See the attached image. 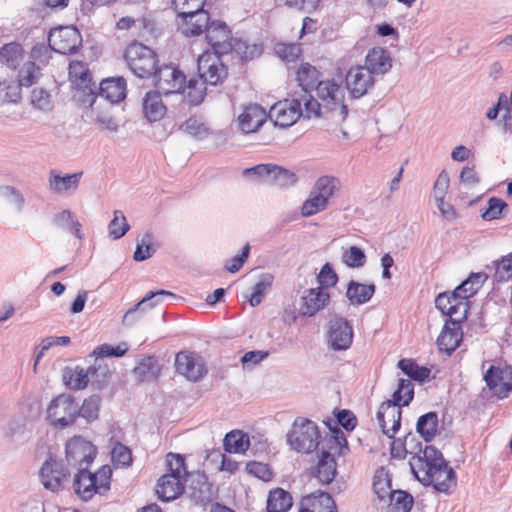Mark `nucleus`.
<instances>
[{"instance_id":"f257e3e1","label":"nucleus","mask_w":512,"mask_h":512,"mask_svg":"<svg viewBox=\"0 0 512 512\" xmlns=\"http://www.w3.org/2000/svg\"><path fill=\"white\" fill-rule=\"evenodd\" d=\"M409 464L414 476L425 486L432 485L437 491L446 493L456 485L453 469L433 446H426L422 456L412 457Z\"/></svg>"},{"instance_id":"f03ea898","label":"nucleus","mask_w":512,"mask_h":512,"mask_svg":"<svg viewBox=\"0 0 512 512\" xmlns=\"http://www.w3.org/2000/svg\"><path fill=\"white\" fill-rule=\"evenodd\" d=\"M319 71L309 63L301 64L297 70V81L301 87V92H310L316 89L317 95L322 101L327 102L325 107H330L333 114L338 118L345 120L348 115V108L344 104V90L334 80H319Z\"/></svg>"},{"instance_id":"7ed1b4c3","label":"nucleus","mask_w":512,"mask_h":512,"mask_svg":"<svg viewBox=\"0 0 512 512\" xmlns=\"http://www.w3.org/2000/svg\"><path fill=\"white\" fill-rule=\"evenodd\" d=\"M167 465L170 473L163 475L157 484V494L163 501L176 499L185 490L184 479L187 476L184 457L169 453Z\"/></svg>"},{"instance_id":"20e7f679","label":"nucleus","mask_w":512,"mask_h":512,"mask_svg":"<svg viewBox=\"0 0 512 512\" xmlns=\"http://www.w3.org/2000/svg\"><path fill=\"white\" fill-rule=\"evenodd\" d=\"M347 448V440L340 430L326 436L321 443L320 459L317 466V477L325 484L330 483L336 475L335 454H340L343 448Z\"/></svg>"},{"instance_id":"39448f33","label":"nucleus","mask_w":512,"mask_h":512,"mask_svg":"<svg viewBox=\"0 0 512 512\" xmlns=\"http://www.w3.org/2000/svg\"><path fill=\"white\" fill-rule=\"evenodd\" d=\"M319 437L318 427L313 421L298 417L287 435V441L293 450L309 453L321 445Z\"/></svg>"},{"instance_id":"423d86ee","label":"nucleus","mask_w":512,"mask_h":512,"mask_svg":"<svg viewBox=\"0 0 512 512\" xmlns=\"http://www.w3.org/2000/svg\"><path fill=\"white\" fill-rule=\"evenodd\" d=\"M124 58L129 69L139 78L152 76L157 65L155 52L138 42L127 46Z\"/></svg>"},{"instance_id":"0eeeda50","label":"nucleus","mask_w":512,"mask_h":512,"mask_svg":"<svg viewBox=\"0 0 512 512\" xmlns=\"http://www.w3.org/2000/svg\"><path fill=\"white\" fill-rule=\"evenodd\" d=\"M110 371L107 366H91L88 369L82 367H66L63 371L65 385L72 390L84 389L89 382L100 387L106 382Z\"/></svg>"},{"instance_id":"6e6552de","label":"nucleus","mask_w":512,"mask_h":512,"mask_svg":"<svg viewBox=\"0 0 512 512\" xmlns=\"http://www.w3.org/2000/svg\"><path fill=\"white\" fill-rule=\"evenodd\" d=\"M77 402L70 394H60L53 398L47 407V418L51 425L61 429L75 423Z\"/></svg>"},{"instance_id":"1a4fd4ad","label":"nucleus","mask_w":512,"mask_h":512,"mask_svg":"<svg viewBox=\"0 0 512 512\" xmlns=\"http://www.w3.org/2000/svg\"><path fill=\"white\" fill-rule=\"evenodd\" d=\"M220 56L207 51L198 58L199 77L212 86L222 83L228 74L227 67Z\"/></svg>"},{"instance_id":"9d476101","label":"nucleus","mask_w":512,"mask_h":512,"mask_svg":"<svg viewBox=\"0 0 512 512\" xmlns=\"http://www.w3.org/2000/svg\"><path fill=\"white\" fill-rule=\"evenodd\" d=\"M96 454V447L81 436H74L66 443V461L71 466L86 468Z\"/></svg>"},{"instance_id":"9b49d317","label":"nucleus","mask_w":512,"mask_h":512,"mask_svg":"<svg viewBox=\"0 0 512 512\" xmlns=\"http://www.w3.org/2000/svg\"><path fill=\"white\" fill-rule=\"evenodd\" d=\"M483 379L493 395L500 399L507 398L512 392V366L491 365Z\"/></svg>"},{"instance_id":"f8f14e48","label":"nucleus","mask_w":512,"mask_h":512,"mask_svg":"<svg viewBox=\"0 0 512 512\" xmlns=\"http://www.w3.org/2000/svg\"><path fill=\"white\" fill-rule=\"evenodd\" d=\"M49 46L60 54L75 53L82 44V37L77 28L66 26L54 29L50 32Z\"/></svg>"},{"instance_id":"ddd939ff","label":"nucleus","mask_w":512,"mask_h":512,"mask_svg":"<svg viewBox=\"0 0 512 512\" xmlns=\"http://www.w3.org/2000/svg\"><path fill=\"white\" fill-rule=\"evenodd\" d=\"M158 91L165 94L181 93L185 88L186 76L182 71L171 65L155 68L152 74Z\"/></svg>"},{"instance_id":"4468645a","label":"nucleus","mask_w":512,"mask_h":512,"mask_svg":"<svg viewBox=\"0 0 512 512\" xmlns=\"http://www.w3.org/2000/svg\"><path fill=\"white\" fill-rule=\"evenodd\" d=\"M303 115L300 102L295 98L285 99L274 104L268 113V117L275 126L287 128L292 126Z\"/></svg>"},{"instance_id":"2eb2a0df","label":"nucleus","mask_w":512,"mask_h":512,"mask_svg":"<svg viewBox=\"0 0 512 512\" xmlns=\"http://www.w3.org/2000/svg\"><path fill=\"white\" fill-rule=\"evenodd\" d=\"M245 175H256L278 186H291L297 182L294 172L274 164H259L244 170Z\"/></svg>"},{"instance_id":"dca6fc26","label":"nucleus","mask_w":512,"mask_h":512,"mask_svg":"<svg viewBox=\"0 0 512 512\" xmlns=\"http://www.w3.org/2000/svg\"><path fill=\"white\" fill-rule=\"evenodd\" d=\"M353 341V328L343 317L335 316L328 324V343L335 351L347 350Z\"/></svg>"},{"instance_id":"f3484780","label":"nucleus","mask_w":512,"mask_h":512,"mask_svg":"<svg viewBox=\"0 0 512 512\" xmlns=\"http://www.w3.org/2000/svg\"><path fill=\"white\" fill-rule=\"evenodd\" d=\"M69 78L79 90L87 95V99H82L79 96V100L93 106L97 98L95 94L96 84L91 81L86 64L81 61H72L69 65Z\"/></svg>"},{"instance_id":"a211bd4d","label":"nucleus","mask_w":512,"mask_h":512,"mask_svg":"<svg viewBox=\"0 0 512 512\" xmlns=\"http://www.w3.org/2000/svg\"><path fill=\"white\" fill-rule=\"evenodd\" d=\"M208 44L217 55H224L232 51L234 39L229 27L222 21H212L205 33Z\"/></svg>"},{"instance_id":"6ab92c4d","label":"nucleus","mask_w":512,"mask_h":512,"mask_svg":"<svg viewBox=\"0 0 512 512\" xmlns=\"http://www.w3.org/2000/svg\"><path fill=\"white\" fill-rule=\"evenodd\" d=\"M175 367L179 374L193 382L201 380L207 374L203 359L191 352H179L175 358Z\"/></svg>"},{"instance_id":"aec40b11","label":"nucleus","mask_w":512,"mask_h":512,"mask_svg":"<svg viewBox=\"0 0 512 512\" xmlns=\"http://www.w3.org/2000/svg\"><path fill=\"white\" fill-rule=\"evenodd\" d=\"M374 75L362 65L351 67L346 74V87L353 98H360L373 88Z\"/></svg>"},{"instance_id":"412c9836","label":"nucleus","mask_w":512,"mask_h":512,"mask_svg":"<svg viewBox=\"0 0 512 512\" xmlns=\"http://www.w3.org/2000/svg\"><path fill=\"white\" fill-rule=\"evenodd\" d=\"M401 407L394 401L383 402L377 412V420L383 434L393 438L401 426Z\"/></svg>"},{"instance_id":"4be33fe9","label":"nucleus","mask_w":512,"mask_h":512,"mask_svg":"<svg viewBox=\"0 0 512 512\" xmlns=\"http://www.w3.org/2000/svg\"><path fill=\"white\" fill-rule=\"evenodd\" d=\"M69 475V471L63 463L55 459H48L40 469V480L43 486L52 492H57L62 488V482Z\"/></svg>"},{"instance_id":"5701e85b","label":"nucleus","mask_w":512,"mask_h":512,"mask_svg":"<svg viewBox=\"0 0 512 512\" xmlns=\"http://www.w3.org/2000/svg\"><path fill=\"white\" fill-rule=\"evenodd\" d=\"M181 19L179 24L180 32L186 37L199 36L206 33L210 23V16L203 8L187 14H178Z\"/></svg>"},{"instance_id":"b1692460","label":"nucleus","mask_w":512,"mask_h":512,"mask_svg":"<svg viewBox=\"0 0 512 512\" xmlns=\"http://www.w3.org/2000/svg\"><path fill=\"white\" fill-rule=\"evenodd\" d=\"M435 305L444 315L450 319L464 320L468 313V302L461 300L454 290L451 293H441L435 299Z\"/></svg>"},{"instance_id":"393cba45","label":"nucleus","mask_w":512,"mask_h":512,"mask_svg":"<svg viewBox=\"0 0 512 512\" xmlns=\"http://www.w3.org/2000/svg\"><path fill=\"white\" fill-rule=\"evenodd\" d=\"M461 321L459 319H449L446 321L437 339V344L441 351L451 354L460 345L463 336L460 326Z\"/></svg>"},{"instance_id":"a878e982","label":"nucleus","mask_w":512,"mask_h":512,"mask_svg":"<svg viewBox=\"0 0 512 512\" xmlns=\"http://www.w3.org/2000/svg\"><path fill=\"white\" fill-rule=\"evenodd\" d=\"M363 66L374 76L384 75L392 68L390 53L382 47H374L367 53Z\"/></svg>"},{"instance_id":"bb28decb","label":"nucleus","mask_w":512,"mask_h":512,"mask_svg":"<svg viewBox=\"0 0 512 512\" xmlns=\"http://www.w3.org/2000/svg\"><path fill=\"white\" fill-rule=\"evenodd\" d=\"M268 114L266 110L257 104L245 107L244 111L239 115V127L244 133L255 132L266 121Z\"/></svg>"},{"instance_id":"cd10ccee","label":"nucleus","mask_w":512,"mask_h":512,"mask_svg":"<svg viewBox=\"0 0 512 512\" xmlns=\"http://www.w3.org/2000/svg\"><path fill=\"white\" fill-rule=\"evenodd\" d=\"M187 484V488L190 491L192 498L197 501H208L211 496V484L208 482L207 477L204 473H188L184 479V485Z\"/></svg>"},{"instance_id":"c85d7f7f","label":"nucleus","mask_w":512,"mask_h":512,"mask_svg":"<svg viewBox=\"0 0 512 512\" xmlns=\"http://www.w3.org/2000/svg\"><path fill=\"white\" fill-rule=\"evenodd\" d=\"M329 300V293L322 288H313L306 291L302 297V313L313 316L320 309L324 308Z\"/></svg>"},{"instance_id":"c756f323","label":"nucleus","mask_w":512,"mask_h":512,"mask_svg":"<svg viewBox=\"0 0 512 512\" xmlns=\"http://www.w3.org/2000/svg\"><path fill=\"white\" fill-rule=\"evenodd\" d=\"M99 96L110 103H118L126 97V82L123 78L103 80L99 85Z\"/></svg>"},{"instance_id":"7c9ffc66","label":"nucleus","mask_w":512,"mask_h":512,"mask_svg":"<svg viewBox=\"0 0 512 512\" xmlns=\"http://www.w3.org/2000/svg\"><path fill=\"white\" fill-rule=\"evenodd\" d=\"M296 99L300 102V108H302V106H304V109H302L303 110L302 116H304L306 118L320 117L323 114L322 109H325L326 110L325 113L331 114L330 118L332 120L342 121L341 119L338 118L337 114H333L330 111L331 105H329L328 108L325 107V105L327 104V102H325V101H323L324 104H320L317 100H315L312 97L310 92H301V94L298 97H296Z\"/></svg>"},{"instance_id":"2f4dec72","label":"nucleus","mask_w":512,"mask_h":512,"mask_svg":"<svg viewBox=\"0 0 512 512\" xmlns=\"http://www.w3.org/2000/svg\"><path fill=\"white\" fill-rule=\"evenodd\" d=\"M82 173L68 174L61 176L56 170H51L48 187L54 193H63L69 190H76Z\"/></svg>"},{"instance_id":"473e14b6","label":"nucleus","mask_w":512,"mask_h":512,"mask_svg":"<svg viewBox=\"0 0 512 512\" xmlns=\"http://www.w3.org/2000/svg\"><path fill=\"white\" fill-rule=\"evenodd\" d=\"M25 51L20 43L10 42L0 48V63L12 70H16L22 63Z\"/></svg>"},{"instance_id":"72a5a7b5","label":"nucleus","mask_w":512,"mask_h":512,"mask_svg":"<svg viewBox=\"0 0 512 512\" xmlns=\"http://www.w3.org/2000/svg\"><path fill=\"white\" fill-rule=\"evenodd\" d=\"M376 287L374 284H362L351 280L348 283L346 297L353 305L367 303L374 295Z\"/></svg>"},{"instance_id":"f704fd0d","label":"nucleus","mask_w":512,"mask_h":512,"mask_svg":"<svg viewBox=\"0 0 512 512\" xmlns=\"http://www.w3.org/2000/svg\"><path fill=\"white\" fill-rule=\"evenodd\" d=\"M169 296L176 297V295L170 291L159 290L156 292L150 291L146 294V296L139 301L133 308L129 309L123 316L122 323L124 325H131L135 322L138 317L137 314L145 310L146 307H153L154 304H147L148 301L157 298L156 302L160 300V297Z\"/></svg>"},{"instance_id":"c9c22d12","label":"nucleus","mask_w":512,"mask_h":512,"mask_svg":"<svg viewBox=\"0 0 512 512\" xmlns=\"http://www.w3.org/2000/svg\"><path fill=\"white\" fill-rule=\"evenodd\" d=\"M74 489L83 500H89L94 493H97L93 474L88 472L86 468H79L74 479Z\"/></svg>"},{"instance_id":"e433bc0d","label":"nucleus","mask_w":512,"mask_h":512,"mask_svg":"<svg viewBox=\"0 0 512 512\" xmlns=\"http://www.w3.org/2000/svg\"><path fill=\"white\" fill-rule=\"evenodd\" d=\"M143 111L146 118L153 122L160 120L166 113L159 91L148 92L143 100Z\"/></svg>"},{"instance_id":"4c0bfd02","label":"nucleus","mask_w":512,"mask_h":512,"mask_svg":"<svg viewBox=\"0 0 512 512\" xmlns=\"http://www.w3.org/2000/svg\"><path fill=\"white\" fill-rule=\"evenodd\" d=\"M488 278L484 272L472 273L465 281L455 288L456 295L461 297V300L467 302L468 298L472 297L482 287L483 283Z\"/></svg>"},{"instance_id":"58836bf2","label":"nucleus","mask_w":512,"mask_h":512,"mask_svg":"<svg viewBox=\"0 0 512 512\" xmlns=\"http://www.w3.org/2000/svg\"><path fill=\"white\" fill-rule=\"evenodd\" d=\"M160 372L158 361L153 356H147L140 360L134 368V376L141 382H149L155 380Z\"/></svg>"},{"instance_id":"ea45409f","label":"nucleus","mask_w":512,"mask_h":512,"mask_svg":"<svg viewBox=\"0 0 512 512\" xmlns=\"http://www.w3.org/2000/svg\"><path fill=\"white\" fill-rule=\"evenodd\" d=\"M52 222L56 227L72 232L79 240L83 239L81 224L72 211L66 209L57 213Z\"/></svg>"},{"instance_id":"a19ab883","label":"nucleus","mask_w":512,"mask_h":512,"mask_svg":"<svg viewBox=\"0 0 512 512\" xmlns=\"http://www.w3.org/2000/svg\"><path fill=\"white\" fill-rule=\"evenodd\" d=\"M292 506V496L282 488L271 490L267 498V512H286Z\"/></svg>"},{"instance_id":"79ce46f5","label":"nucleus","mask_w":512,"mask_h":512,"mask_svg":"<svg viewBox=\"0 0 512 512\" xmlns=\"http://www.w3.org/2000/svg\"><path fill=\"white\" fill-rule=\"evenodd\" d=\"M438 430V415L436 412H428L419 417L416 431L425 441H431Z\"/></svg>"},{"instance_id":"37998d69","label":"nucleus","mask_w":512,"mask_h":512,"mask_svg":"<svg viewBox=\"0 0 512 512\" xmlns=\"http://www.w3.org/2000/svg\"><path fill=\"white\" fill-rule=\"evenodd\" d=\"M340 189V181L334 176H321L315 183L312 191L319 197L326 200L329 204V199Z\"/></svg>"},{"instance_id":"c03bdc74","label":"nucleus","mask_w":512,"mask_h":512,"mask_svg":"<svg viewBox=\"0 0 512 512\" xmlns=\"http://www.w3.org/2000/svg\"><path fill=\"white\" fill-rule=\"evenodd\" d=\"M101 398L98 395H92L86 398L82 405L77 403V418L82 417L88 423L95 421L99 416Z\"/></svg>"},{"instance_id":"a18cd8bd","label":"nucleus","mask_w":512,"mask_h":512,"mask_svg":"<svg viewBox=\"0 0 512 512\" xmlns=\"http://www.w3.org/2000/svg\"><path fill=\"white\" fill-rule=\"evenodd\" d=\"M249 438L241 431H231L224 438V447L230 453H243L249 447Z\"/></svg>"},{"instance_id":"49530a36","label":"nucleus","mask_w":512,"mask_h":512,"mask_svg":"<svg viewBox=\"0 0 512 512\" xmlns=\"http://www.w3.org/2000/svg\"><path fill=\"white\" fill-rule=\"evenodd\" d=\"M397 366L404 374L413 380L424 382L430 377V369L420 367L410 359H401Z\"/></svg>"},{"instance_id":"de8ad7c7","label":"nucleus","mask_w":512,"mask_h":512,"mask_svg":"<svg viewBox=\"0 0 512 512\" xmlns=\"http://www.w3.org/2000/svg\"><path fill=\"white\" fill-rule=\"evenodd\" d=\"M237 54L242 60H251L258 57L262 53V46L259 44H250L246 40L237 39L232 43V51Z\"/></svg>"},{"instance_id":"09e8293b","label":"nucleus","mask_w":512,"mask_h":512,"mask_svg":"<svg viewBox=\"0 0 512 512\" xmlns=\"http://www.w3.org/2000/svg\"><path fill=\"white\" fill-rule=\"evenodd\" d=\"M390 511L391 512H410L413 506V497L402 490L390 492Z\"/></svg>"},{"instance_id":"8fccbe9b","label":"nucleus","mask_w":512,"mask_h":512,"mask_svg":"<svg viewBox=\"0 0 512 512\" xmlns=\"http://www.w3.org/2000/svg\"><path fill=\"white\" fill-rule=\"evenodd\" d=\"M414 397V386L410 379H399L397 390L393 393L392 399L398 406L408 405Z\"/></svg>"},{"instance_id":"3c124183","label":"nucleus","mask_w":512,"mask_h":512,"mask_svg":"<svg viewBox=\"0 0 512 512\" xmlns=\"http://www.w3.org/2000/svg\"><path fill=\"white\" fill-rule=\"evenodd\" d=\"M206 85L207 83L200 79H190L188 84H185V88L182 90L186 91L187 98L190 103L193 105H197L204 99L206 95Z\"/></svg>"},{"instance_id":"603ef678","label":"nucleus","mask_w":512,"mask_h":512,"mask_svg":"<svg viewBox=\"0 0 512 512\" xmlns=\"http://www.w3.org/2000/svg\"><path fill=\"white\" fill-rule=\"evenodd\" d=\"M40 76V68L32 61L24 63L18 73L20 86L30 87L35 84Z\"/></svg>"},{"instance_id":"864d4df0","label":"nucleus","mask_w":512,"mask_h":512,"mask_svg":"<svg viewBox=\"0 0 512 512\" xmlns=\"http://www.w3.org/2000/svg\"><path fill=\"white\" fill-rule=\"evenodd\" d=\"M129 228L130 226L127 223L126 217L124 216L123 212L119 210L114 211V217L110 221L108 226L109 236L115 240L120 239L127 233Z\"/></svg>"},{"instance_id":"5fc2aeb1","label":"nucleus","mask_w":512,"mask_h":512,"mask_svg":"<svg viewBox=\"0 0 512 512\" xmlns=\"http://www.w3.org/2000/svg\"><path fill=\"white\" fill-rule=\"evenodd\" d=\"M273 279V275L269 273L261 275L259 281L254 285L253 293L249 298L251 306L255 307L261 303L262 297L265 294V292L271 287Z\"/></svg>"},{"instance_id":"6e6d98bb","label":"nucleus","mask_w":512,"mask_h":512,"mask_svg":"<svg viewBox=\"0 0 512 512\" xmlns=\"http://www.w3.org/2000/svg\"><path fill=\"white\" fill-rule=\"evenodd\" d=\"M342 262L350 268H361L366 263L365 252L357 246H351L343 252Z\"/></svg>"},{"instance_id":"4d7b16f0","label":"nucleus","mask_w":512,"mask_h":512,"mask_svg":"<svg viewBox=\"0 0 512 512\" xmlns=\"http://www.w3.org/2000/svg\"><path fill=\"white\" fill-rule=\"evenodd\" d=\"M328 206L326 200L319 197L313 191L310 192L309 198L304 201L301 207V214L304 217H310L318 212L325 210Z\"/></svg>"},{"instance_id":"13d9d810","label":"nucleus","mask_w":512,"mask_h":512,"mask_svg":"<svg viewBox=\"0 0 512 512\" xmlns=\"http://www.w3.org/2000/svg\"><path fill=\"white\" fill-rule=\"evenodd\" d=\"M0 199L14 205L17 211H21L25 203L22 193L10 185H0Z\"/></svg>"},{"instance_id":"bf43d9fd","label":"nucleus","mask_w":512,"mask_h":512,"mask_svg":"<svg viewBox=\"0 0 512 512\" xmlns=\"http://www.w3.org/2000/svg\"><path fill=\"white\" fill-rule=\"evenodd\" d=\"M156 252V247L152 244L150 234H145L140 241L137 242L136 250L133 258L135 261H144Z\"/></svg>"},{"instance_id":"052dcab7","label":"nucleus","mask_w":512,"mask_h":512,"mask_svg":"<svg viewBox=\"0 0 512 512\" xmlns=\"http://www.w3.org/2000/svg\"><path fill=\"white\" fill-rule=\"evenodd\" d=\"M180 129L194 137L203 138L208 135V128L206 127L205 123L196 117L188 118L180 126Z\"/></svg>"},{"instance_id":"680f3d73","label":"nucleus","mask_w":512,"mask_h":512,"mask_svg":"<svg viewBox=\"0 0 512 512\" xmlns=\"http://www.w3.org/2000/svg\"><path fill=\"white\" fill-rule=\"evenodd\" d=\"M507 207V204L500 198L491 197L488 200L487 208L481 213V217L485 221L499 219L502 211Z\"/></svg>"},{"instance_id":"e2e57ef3","label":"nucleus","mask_w":512,"mask_h":512,"mask_svg":"<svg viewBox=\"0 0 512 512\" xmlns=\"http://www.w3.org/2000/svg\"><path fill=\"white\" fill-rule=\"evenodd\" d=\"M312 512H338L335 501L328 493H321L311 503Z\"/></svg>"},{"instance_id":"0e129e2a","label":"nucleus","mask_w":512,"mask_h":512,"mask_svg":"<svg viewBox=\"0 0 512 512\" xmlns=\"http://www.w3.org/2000/svg\"><path fill=\"white\" fill-rule=\"evenodd\" d=\"M31 103L35 108L43 111H48L52 108L50 94L42 88L33 89Z\"/></svg>"},{"instance_id":"69168bd1","label":"nucleus","mask_w":512,"mask_h":512,"mask_svg":"<svg viewBox=\"0 0 512 512\" xmlns=\"http://www.w3.org/2000/svg\"><path fill=\"white\" fill-rule=\"evenodd\" d=\"M512 277V252L496 263L495 278L497 281H507Z\"/></svg>"},{"instance_id":"338daca9","label":"nucleus","mask_w":512,"mask_h":512,"mask_svg":"<svg viewBox=\"0 0 512 512\" xmlns=\"http://www.w3.org/2000/svg\"><path fill=\"white\" fill-rule=\"evenodd\" d=\"M112 459L115 464L127 467L132 463V453L128 447L118 443L112 450Z\"/></svg>"},{"instance_id":"774afa93","label":"nucleus","mask_w":512,"mask_h":512,"mask_svg":"<svg viewBox=\"0 0 512 512\" xmlns=\"http://www.w3.org/2000/svg\"><path fill=\"white\" fill-rule=\"evenodd\" d=\"M276 54L283 60L291 62L295 61L300 55L301 48L298 44H278L275 47Z\"/></svg>"}]
</instances>
